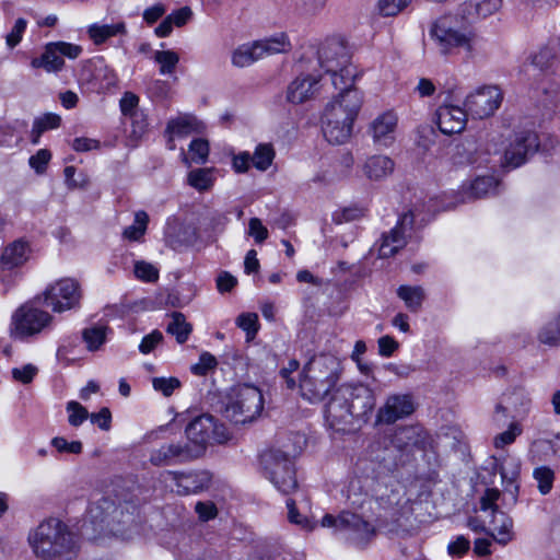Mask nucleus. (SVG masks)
I'll return each mask as SVG.
<instances>
[{"label": "nucleus", "instance_id": "nucleus-14", "mask_svg": "<svg viewBox=\"0 0 560 560\" xmlns=\"http://www.w3.org/2000/svg\"><path fill=\"white\" fill-rule=\"evenodd\" d=\"M502 100L503 95L498 86L485 85L469 93L464 105L474 118L483 119L494 114Z\"/></svg>", "mask_w": 560, "mask_h": 560}, {"label": "nucleus", "instance_id": "nucleus-19", "mask_svg": "<svg viewBox=\"0 0 560 560\" xmlns=\"http://www.w3.org/2000/svg\"><path fill=\"white\" fill-rule=\"evenodd\" d=\"M415 409L416 405L410 394H394L388 396L384 406L378 409L377 421L392 424L409 417Z\"/></svg>", "mask_w": 560, "mask_h": 560}, {"label": "nucleus", "instance_id": "nucleus-5", "mask_svg": "<svg viewBox=\"0 0 560 560\" xmlns=\"http://www.w3.org/2000/svg\"><path fill=\"white\" fill-rule=\"evenodd\" d=\"M320 67L331 75L336 89L353 88L357 70L350 62V52L340 38H327L318 49Z\"/></svg>", "mask_w": 560, "mask_h": 560}, {"label": "nucleus", "instance_id": "nucleus-41", "mask_svg": "<svg viewBox=\"0 0 560 560\" xmlns=\"http://www.w3.org/2000/svg\"><path fill=\"white\" fill-rule=\"evenodd\" d=\"M252 158L253 165L259 171H266L272 163L275 151L271 144L260 143L256 147Z\"/></svg>", "mask_w": 560, "mask_h": 560}, {"label": "nucleus", "instance_id": "nucleus-34", "mask_svg": "<svg viewBox=\"0 0 560 560\" xmlns=\"http://www.w3.org/2000/svg\"><path fill=\"white\" fill-rule=\"evenodd\" d=\"M397 295L412 313H417L421 310L425 299L424 289L420 285H400L397 289Z\"/></svg>", "mask_w": 560, "mask_h": 560}, {"label": "nucleus", "instance_id": "nucleus-4", "mask_svg": "<svg viewBox=\"0 0 560 560\" xmlns=\"http://www.w3.org/2000/svg\"><path fill=\"white\" fill-rule=\"evenodd\" d=\"M340 370V361L335 355L313 357L304 366L300 382L302 396L312 402L324 399L335 388Z\"/></svg>", "mask_w": 560, "mask_h": 560}, {"label": "nucleus", "instance_id": "nucleus-53", "mask_svg": "<svg viewBox=\"0 0 560 560\" xmlns=\"http://www.w3.org/2000/svg\"><path fill=\"white\" fill-rule=\"evenodd\" d=\"M191 160L195 163H205L209 154V144L206 140L195 139L189 144Z\"/></svg>", "mask_w": 560, "mask_h": 560}, {"label": "nucleus", "instance_id": "nucleus-32", "mask_svg": "<svg viewBox=\"0 0 560 560\" xmlns=\"http://www.w3.org/2000/svg\"><path fill=\"white\" fill-rule=\"evenodd\" d=\"M127 33L125 22L114 24H92L88 27V35L95 45L105 43L108 38L125 35Z\"/></svg>", "mask_w": 560, "mask_h": 560}, {"label": "nucleus", "instance_id": "nucleus-21", "mask_svg": "<svg viewBox=\"0 0 560 560\" xmlns=\"http://www.w3.org/2000/svg\"><path fill=\"white\" fill-rule=\"evenodd\" d=\"M468 112L452 104H443L436 110V124L444 135L462 132L467 122Z\"/></svg>", "mask_w": 560, "mask_h": 560}, {"label": "nucleus", "instance_id": "nucleus-46", "mask_svg": "<svg viewBox=\"0 0 560 560\" xmlns=\"http://www.w3.org/2000/svg\"><path fill=\"white\" fill-rule=\"evenodd\" d=\"M236 325L246 332L247 340H252L259 329L258 315L243 313L236 318Z\"/></svg>", "mask_w": 560, "mask_h": 560}, {"label": "nucleus", "instance_id": "nucleus-58", "mask_svg": "<svg viewBox=\"0 0 560 560\" xmlns=\"http://www.w3.org/2000/svg\"><path fill=\"white\" fill-rule=\"evenodd\" d=\"M521 428L517 423L512 422L509 429L500 434H498L494 439V446L497 448H502L505 445H509L514 442L515 438L521 434Z\"/></svg>", "mask_w": 560, "mask_h": 560}, {"label": "nucleus", "instance_id": "nucleus-59", "mask_svg": "<svg viewBox=\"0 0 560 560\" xmlns=\"http://www.w3.org/2000/svg\"><path fill=\"white\" fill-rule=\"evenodd\" d=\"M135 275L137 278L148 282L155 281L159 278L158 269L145 261L136 262Z\"/></svg>", "mask_w": 560, "mask_h": 560}, {"label": "nucleus", "instance_id": "nucleus-24", "mask_svg": "<svg viewBox=\"0 0 560 560\" xmlns=\"http://www.w3.org/2000/svg\"><path fill=\"white\" fill-rule=\"evenodd\" d=\"M392 442L400 451L410 452L413 447L424 450L429 444V434L420 427H402L396 430Z\"/></svg>", "mask_w": 560, "mask_h": 560}, {"label": "nucleus", "instance_id": "nucleus-18", "mask_svg": "<svg viewBox=\"0 0 560 560\" xmlns=\"http://www.w3.org/2000/svg\"><path fill=\"white\" fill-rule=\"evenodd\" d=\"M530 399L523 388H513L504 393L494 410V421L503 424L508 418H516L527 412Z\"/></svg>", "mask_w": 560, "mask_h": 560}, {"label": "nucleus", "instance_id": "nucleus-36", "mask_svg": "<svg viewBox=\"0 0 560 560\" xmlns=\"http://www.w3.org/2000/svg\"><path fill=\"white\" fill-rule=\"evenodd\" d=\"M214 173L215 168L213 167L192 170L187 175V183L198 191H207L214 184Z\"/></svg>", "mask_w": 560, "mask_h": 560}, {"label": "nucleus", "instance_id": "nucleus-12", "mask_svg": "<svg viewBox=\"0 0 560 560\" xmlns=\"http://www.w3.org/2000/svg\"><path fill=\"white\" fill-rule=\"evenodd\" d=\"M320 524L355 544L366 542L374 534V527L369 522L351 512H342L338 516L326 514Z\"/></svg>", "mask_w": 560, "mask_h": 560}, {"label": "nucleus", "instance_id": "nucleus-26", "mask_svg": "<svg viewBox=\"0 0 560 560\" xmlns=\"http://www.w3.org/2000/svg\"><path fill=\"white\" fill-rule=\"evenodd\" d=\"M164 236L168 246L173 249H179L196 242L197 229L192 225L184 224L177 219H171L166 223Z\"/></svg>", "mask_w": 560, "mask_h": 560}, {"label": "nucleus", "instance_id": "nucleus-48", "mask_svg": "<svg viewBox=\"0 0 560 560\" xmlns=\"http://www.w3.org/2000/svg\"><path fill=\"white\" fill-rule=\"evenodd\" d=\"M411 0H378L377 11L382 16H395L409 5Z\"/></svg>", "mask_w": 560, "mask_h": 560}, {"label": "nucleus", "instance_id": "nucleus-33", "mask_svg": "<svg viewBox=\"0 0 560 560\" xmlns=\"http://www.w3.org/2000/svg\"><path fill=\"white\" fill-rule=\"evenodd\" d=\"M28 245L23 241H16L5 247L0 260L4 268L12 269L27 260Z\"/></svg>", "mask_w": 560, "mask_h": 560}, {"label": "nucleus", "instance_id": "nucleus-43", "mask_svg": "<svg viewBox=\"0 0 560 560\" xmlns=\"http://www.w3.org/2000/svg\"><path fill=\"white\" fill-rule=\"evenodd\" d=\"M476 145L472 141L466 140L458 143L452 155L455 164H471L476 162L475 158Z\"/></svg>", "mask_w": 560, "mask_h": 560}, {"label": "nucleus", "instance_id": "nucleus-16", "mask_svg": "<svg viewBox=\"0 0 560 560\" xmlns=\"http://www.w3.org/2000/svg\"><path fill=\"white\" fill-rule=\"evenodd\" d=\"M415 214L409 211L404 213L397 224L388 232L383 233L378 245V257L388 258L397 254L406 245V232L411 230Z\"/></svg>", "mask_w": 560, "mask_h": 560}, {"label": "nucleus", "instance_id": "nucleus-27", "mask_svg": "<svg viewBox=\"0 0 560 560\" xmlns=\"http://www.w3.org/2000/svg\"><path fill=\"white\" fill-rule=\"evenodd\" d=\"M319 78L313 74L300 75L288 86L287 100L301 104L313 98L319 90Z\"/></svg>", "mask_w": 560, "mask_h": 560}, {"label": "nucleus", "instance_id": "nucleus-9", "mask_svg": "<svg viewBox=\"0 0 560 560\" xmlns=\"http://www.w3.org/2000/svg\"><path fill=\"white\" fill-rule=\"evenodd\" d=\"M265 476L283 494L298 488L295 468L292 459L280 450H269L261 455Z\"/></svg>", "mask_w": 560, "mask_h": 560}, {"label": "nucleus", "instance_id": "nucleus-54", "mask_svg": "<svg viewBox=\"0 0 560 560\" xmlns=\"http://www.w3.org/2000/svg\"><path fill=\"white\" fill-rule=\"evenodd\" d=\"M95 78L100 80V89L102 90H109L117 84V77L114 70L105 65L96 69Z\"/></svg>", "mask_w": 560, "mask_h": 560}, {"label": "nucleus", "instance_id": "nucleus-11", "mask_svg": "<svg viewBox=\"0 0 560 560\" xmlns=\"http://www.w3.org/2000/svg\"><path fill=\"white\" fill-rule=\"evenodd\" d=\"M186 436L190 444V450L200 457L208 444L223 443L228 435L223 425L217 424L211 415L203 413L192 419L185 429Z\"/></svg>", "mask_w": 560, "mask_h": 560}, {"label": "nucleus", "instance_id": "nucleus-60", "mask_svg": "<svg viewBox=\"0 0 560 560\" xmlns=\"http://www.w3.org/2000/svg\"><path fill=\"white\" fill-rule=\"evenodd\" d=\"M51 445L58 452H66L70 454H80L82 452V443L80 441L68 442L65 438L56 436L51 440Z\"/></svg>", "mask_w": 560, "mask_h": 560}, {"label": "nucleus", "instance_id": "nucleus-47", "mask_svg": "<svg viewBox=\"0 0 560 560\" xmlns=\"http://www.w3.org/2000/svg\"><path fill=\"white\" fill-rule=\"evenodd\" d=\"M67 412L68 416V422L72 427H79L89 417V412L85 407H83L78 401L71 400L67 404Z\"/></svg>", "mask_w": 560, "mask_h": 560}, {"label": "nucleus", "instance_id": "nucleus-2", "mask_svg": "<svg viewBox=\"0 0 560 560\" xmlns=\"http://www.w3.org/2000/svg\"><path fill=\"white\" fill-rule=\"evenodd\" d=\"M429 36L442 56H453L460 49L471 55L475 50L477 36L463 14H444L431 23Z\"/></svg>", "mask_w": 560, "mask_h": 560}, {"label": "nucleus", "instance_id": "nucleus-52", "mask_svg": "<svg viewBox=\"0 0 560 560\" xmlns=\"http://www.w3.org/2000/svg\"><path fill=\"white\" fill-rule=\"evenodd\" d=\"M152 385L156 392H161L164 396L168 397L175 389L180 387V382L176 377H154Z\"/></svg>", "mask_w": 560, "mask_h": 560}, {"label": "nucleus", "instance_id": "nucleus-7", "mask_svg": "<svg viewBox=\"0 0 560 560\" xmlns=\"http://www.w3.org/2000/svg\"><path fill=\"white\" fill-rule=\"evenodd\" d=\"M131 522H133V515L128 511V506L116 505L112 500L103 498L90 508L83 529L85 534L91 528L100 535H118L122 534L118 525Z\"/></svg>", "mask_w": 560, "mask_h": 560}, {"label": "nucleus", "instance_id": "nucleus-10", "mask_svg": "<svg viewBox=\"0 0 560 560\" xmlns=\"http://www.w3.org/2000/svg\"><path fill=\"white\" fill-rule=\"evenodd\" d=\"M82 291L79 282L63 278L49 284L42 294L35 296L38 303L51 307L55 313H63L80 307Z\"/></svg>", "mask_w": 560, "mask_h": 560}, {"label": "nucleus", "instance_id": "nucleus-51", "mask_svg": "<svg viewBox=\"0 0 560 560\" xmlns=\"http://www.w3.org/2000/svg\"><path fill=\"white\" fill-rule=\"evenodd\" d=\"M365 215V209L359 206H350L334 213V221L338 224L359 220Z\"/></svg>", "mask_w": 560, "mask_h": 560}, {"label": "nucleus", "instance_id": "nucleus-62", "mask_svg": "<svg viewBox=\"0 0 560 560\" xmlns=\"http://www.w3.org/2000/svg\"><path fill=\"white\" fill-rule=\"evenodd\" d=\"M500 498V491L495 488L486 489L483 495L480 499L481 510H491L493 513L498 512L497 501Z\"/></svg>", "mask_w": 560, "mask_h": 560}, {"label": "nucleus", "instance_id": "nucleus-61", "mask_svg": "<svg viewBox=\"0 0 560 560\" xmlns=\"http://www.w3.org/2000/svg\"><path fill=\"white\" fill-rule=\"evenodd\" d=\"M195 511L198 514V517L203 522L214 518L218 514V509L211 501L197 502L195 505Z\"/></svg>", "mask_w": 560, "mask_h": 560}, {"label": "nucleus", "instance_id": "nucleus-57", "mask_svg": "<svg viewBox=\"0 0 560 560\" xmlns=\"http://www.w3.org/2000/svg\"><path fill=\"white\" fill-rule=\"evenodd\" d=\"M27 26V21L23 18H19L11 32L5 36V42L9 48H14L22 39L23 33Z\"/></svg>", "mask_w": 560, "mask_h": 560}, {"label": "nucleus", "instance_id": "nucleus-29", "mask_svg": "<svg viewBox=\"0 0 560 560\" xmlns=\"http://www.w3.org/2000/svg\"><path fill=\"white\" fill-rule=\"evenodd\" d=\"M499 183L493 176H479L462 187V202L483 198L495 190Z\"/></svg>", "mask_w": 560, "mask_h": 560}, {"label": "nucleus", "instance_id": "nucleus-25", "mask_svg": "<svg viewBox=\"0 0 560 560\" xmlns=\"http://www.w3.org/2000/svg\"><path fill=\"white\" fill-rule=\"evenodd\" d=\"M346 388L353 418H362L373 410L375 395L370 387L359 384L346 385Z\"/></svg>", "mask_w": 560, "mask_h": 560}, {"label": "nucleus", "instance_id": "nucleus-56", "mask_svg": "<svg viewBox=\"0 0 560 560\" xmlns=\"http://www.w3.org/2000/svg\"><path fill=\"white\" fill-rule=\"evenodd\" d=\"M51 159V153L47 149H40L36 154L32 155L28 160L30 166L37 173L43 174L46 171L47 164Z\"/></svg>", "mask_w": 560, "mask_h": 560}, {"label": "nucleus", "instance_id": "nucleus-40", "mask_svg": "<svg viewBox=\"0 0 560 560\" xmlns=\"http://www.w3.org/2000/svg\"><path fill=\"white\" fill-rule=\"evenodd\" d=\"M108 328L106 326H93L85 328L82 332V338L86 343L90 351H96L106 340Z\"/></svg>", "mask_w": 560, "mask_h": 560}, {"label": "nucleus", "instance_id": "nucleus-20", "mask_svg": "<svg viewBox=\"0 0 560 560\" xmlns=\"http://www.w3.org/2000/svg\"><path fill=\"white\" fill-rule=\"evenodd\" d=\"M325 418L328 424L337 430H340V424H347L353 418L346 385L338 387L326 404Z\"/></svg>", "mask_w": 560, "mask_h": 560}, {"label": "nucleus", "instance_id": "nucleus-13", "mask_svg": "<svg viewBox=\"0 0 560 560\" xmlns=\"http://www.w3.org/2000/svg\"><path fill=\"white\" fill-rule=\"evenodd\" d=\"M539 141L536 132L532 130H522L515 132L504 149L502 166L515 168L526 162L528 156L537 152Z\"/></svg>", "mask_w": 560, "mask_h": 560}, {"label": "nucleus", "instance_id": "nucleus-15", "mask_svg": "<svg viewBox=\"0 0 560 560\" xmlns=\"http://www.w3.org/2000/svg\"><path fill=\"white\" fill-rule=\"evenodd\" d=\"M82 52V47L66 42L50 43L45 47L40 57L31 61L33 68H43L47 72H58L62 69L65 61L62 57L75 59Z\"/></svg>", "mask_w": 560, "mask_h": 560}, {"label": "nucleus", "instance_id": "nucleus-42", "mask_svg": "<svg viewBox=\"0 0 560 560\" xmlns=\"http://www.w3.org/2000/svg\"><path fill=\"white\" fill-rule=\"evenodd\" d=\"M153 58L160 65L161 74H172L179 61V56L173 50H156Z\"/></svg>", "mask_w": 560, "mask_h": 560}, {"label": "nucleus", "instance_id": "nucleus-6", "mask_svg": "<svg viewBox=\"0 0 560 560\" xmlns=\"http://www.w3.org/2000/svg\"><path fill=\"white\" fill-rule=\"evenodd\" d=\"M37 304L39 303L34 298L12 313L9 332L13 339L26 340L51 327L54 316Z\"/></svg>", "mask_w": 560, "mask_h": 560}, {"label": "nucleus", "instance_id": "nucleus-45", "mask_svg": "<svg viewBox=\"0 0 560 560\" xmlns=\"http://www.w3.org/2000/svg\"><path fill=\"white\" fill-rule=\"evenodd\" d=\"M533 476L538 482V490L541 494H548L553 485L555 472L547 466H540L534 469Z\"/></svg>", "mask_w": 560, "mask_h": 560}, {"label": "nucleus", "instance_id": "nucleus-31", "mask_svg": "<svg viewBox=\"0 0 560 560\" xmlns=\"http://www.w3.org/2000/svg\"><path fill=\"white\" fill-rule=\"evenodd\" d=\"M202 128L200 121L191 115H180L167 122L166 135L186 137L192 132H199Z\"/></svg>", "mask_w": 560, "mask_h": 560}, {"label": "nucleus", "instance_id": "nucleus-3", "mask_svg": "<svg viewBox=\"0 0 560 560\" xmlns=\"http://www.w3.org/2000/svg\"><path fill=\"white\" fill-rule=\"evenodd\" d=\"M28 544L34 555L42 560H70L77 555L73 534L56 518L40 523L30 533Z\"/></svg>", "mask_w": 560, "mask_h": 560}, {"label": "nucleus", "instance_id": "nucleus-1", "mask_svg": "<svg viewBox=\"0 0 560 560\" xmlns=\"http://www.w3.org/2000/svg\"><path fill=\"white\" fill-rule=\"evenodd\" d=\"M340 93L325 108L322 117L323 133L332 144L347 142L362 105L360 92L354 88L339 89Z\"/></svg>", "mask_w": 560, "mask_h": 560}, {"label": "nucleus", "instance_id": "nucleus-35", "mask_svg": "<svg viewBox=\"0 0 560 560\" xmlns=\"http://www.w3.org/2000/svg\"><path fill=\"white\" fill-rule=\"evenodd\" d=\"M258 51L261 50V58L276 54L287 52L291 49V44L284 33L255 42Z\"/></svg>", "mask_w": 560, "mask_h": 560}, {"label": "nucleus", "instance_id": "nucleus-8", "mask_svg": "<svg viewBox=\"0 0 560 560\" xmlns=\"http://www.w3.org/2000/svg\"><path fill=\"white\" fill-rule=\"evenodd\" d=\"M264 397L261 390L250 384L234 387L224 408V416L234 423L254 421L262 411Z\"/></svg>", "mask_w": 560, "mask_h": 560}, {"label": "nucleus", "instance_id": "nucleus-22", "mask_svg": "<svg viewBox=\"0 0 560 560\" xmlns=\"http://www.w3.org/2000/svg\"><path fill=\"white\" fill-rule=\"evenodd\" d=\"M396 127L397 116L393 112L378 115L369 128L374 144L387 148L394 143Z\"/></svg>", "mask_w": 560, "mask_h": 560}, {"label": "nucleus", "instance_id": "nucleus-44", "mask_svg": "<svg viewBox=\"0 0 560 560\" xmlns=\"http://www.w3.org/2000/svg\"><path fill=\"white\" fill-rule=\"evenodd\" d=\"M148 220V214L145 212H137L133 224L124 230V237L130 241H139L145 232Z\"/></svg>", "mask_w": 560, "mask_h": 560}, {"label": "nucleus", "instance_id": "nucleus-63", "mask_svg": "<svg viewBox=\"0 0 560 560\" xmlns=\"http://www.w3.org/2000/svg\"><path fill=\"white\" fill-rule=\"evenodd\" d=\"M163 339V335L159 330H153L144 336L139 345V351L143 354L150 353Z\"/></svg>", "mask_w": 560, "mask_h": 560}, {"label": "nucleus", "instance_id": "nucleus-28", "mask_svg": "<svg viewBox=\"0 0 560 560\" xmlns=\"http://www.w3.org/2000/svg\"><path fill=\"white\" fill-rule=\"evenodd\" d=\"M501 0H465L459 5L458 11L470 23L497 12L501 7Z\"/></svg>", "mask_w": 560, "mask_h": 560}, {"label": "nucleus", "instance_id": "nucleus-39", "mask_svg": "<svg viewBox=\"0 0 560 560\" xmlns=\"http://www.w3.org/2000/svg\"><path fill=\"white\" fill-rule=\"evenodd\" d=\"M166 330L176 337L178 343H184L191 332V325L186 322L184 314L174 312Z\"/></svg>", "mask_w": 560, "mask_h": 560}, {"label": "nucleus", "instance_id": "nucleus-38", "mask_svg": "<svg viewBox=\"0 0 560 560\" xmlns=\"http://www.w3.org/2000/svg\"><path fill=\"white\" fill-rule=\"evenodd\" d=\"M491 523L493 539L502 545L508 544L512 539V520L504 513H500L499 517L494 516Z\"/></svg>", "mask_w": 560, "mask_h": 560}, {"label": "nucleus", "instance_id": "nucleus-64", "mask_svg": "<svg viewBox=\"0 0 560 560\" xmlns=\"http://www.w3.org/2000/svg\"><path fill=\"white\" fill-rule=\"evenodd\" d=\"M38 370L33 364H26L21 369H13L12 376L15 381L21 382L23 384H28L33 381L34 376L37 374Z\"/></svg>", "mask_w": 560, "mask_h": 560}, {"label": "nucleus", "instance_id": "nucleus-30", "mask_svg": "<svg viewBox=\"0 0 560 560\" xmlns=\"http://www.w3.org/2000/svg\"><path fill=\"white\" fill-rule=\"evenodd\" d=\"M394 161L386 155L370 156L363 164L364 175L372 180H381L394 171Z\"/></svg>", "mask_w": 560, "mask_h": 560}, {"label": "nucleus", "instance_id": "nucleus-55", "mask_svg": "<svg viewBox=\"0 0 560 560\" xmlns=\"http://www.w3.org/2000/svg\"><path fill=\"white\" fill-rule=\"evenodd\" d=\"M217 365V359L209 352H205L200 355L199 362L191 366V372L198 376H205L207 373L214 369Z\"/></svg>", "mask_w": 560, "mask_h": 560}, {"label": "nucleus", "instance_id": "nucleus-17", "mask_svg": "<svg viewBox=\"0 0 560 560\" xmlns=\"http://www.w3.org/2000/svg\"><path fill=\"white\" fill-rule=\"evenodd\" d=\"M198 458L196 453L190 450L189 443H165L150 453V463L153 466H172L184 464Z\"/></svg>", "mask_w": 560, "mask_h": 560}, {"label": "nucleus", "instance_id": "nucleus-23", "mask_svg": "<svg viewBox=\"0 0 560 560\" xmlns=\"http://www.w3.org/2000/svg\"><path fill=\"white\" fill-rule=\"evenodd\" d=\"M176 486V492L180 495L198 493L207 489L211 482V476L207 471L183 474L167 471Z\"/></svg>", "mask_w": 560, "mask_h": 560}, {"label": "nucleus", "instance_id": "nucleus-37", "mask_svg": "<svg viewBox=\"0 0 560 560\" xmlns=\"http://www.w3.org/2000/svg\"><path fill=\"white\" fill-rule=\"evenodd\" d=\"M259 59H261V50L258 51L255 43L242 45L232 54V63L238 68L248 67Z\"/></svg>", "mask_w": 560, "mask_h": 560}, {"label": "nucleus", "instance_id": "nucleus-50", "mask_svg": "<svg viewBox=\"0 0 560 560\" xmlns=\"http://www.w3.org/2000/svg\"><path fill=\"white\" fill-rule=\"evenodd\" d=\"M328 0H295L294 9L299 14L311 15L323 10Z\"/></svg>", "mask_w": 560, "mask_h": 560}, {"label": "nucleus", "instance_id": "nucleus-49", "mask_svg": "<svg viewBox=\"0 0 560 560\" xmlns=\"http://www.w3.org/2000/svg\"><path fill=\"white\" fill-rule=\"evenodd\" d=\"M555 52L550 47H545L534 55L530 66L540 71H545L553 66Z\"/></svg>", "mask_w": 560, "mask_h": 560}]
</instances>
